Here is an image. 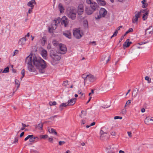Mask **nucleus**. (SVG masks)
<instances>
[{
    "mask_svg": "<svg viewBox=\"0 0 153 153\" xmlns=\"http://www.w3.org/2000/svg\"><path fill=\"white\" fill-rule=\"evenodd\" d=\"M25 62L28 65V69L30 72L35 71L33 63L40 73L43 74L45 72L47 67L46 62L40 57H36L35 54L30 53L26 58Z\"/></svg>",
    "mask_w": 153,
    "mask_h": 153,
    "instance_id": "1",
    "label": "nucleus"
},
{
    "mask_svg": "<svg viewBox=\"0 0 153 153\" xmlns=\"http://www.w3.org/2000/svg\"><path fill=\"white\" fill-rule=\"evenodd\" d=\"M76 11L75 8L73 7H68L67 10L68 16L72 20H74L76 18Z\"/></svg>",
    "mask_w": 153,
    "mask_h": 153,
    "instance_id": "2",
    "label": "nucleus"
},
{
    "mask_svg": "<svg viewBox=\"0 0 153 153\" xmlns=\"http://www.w3.org/2000/svg\"><path fill=\"white\" fill-rule=\"evenodd\" d=\"M73 34L74 36L77 39L80 38L82 36L80 33V30L77 29L73 30Z\"/></svg>",
    "mask_w": 153,
    "mask_h": 153,
    "instance_id": "3",
    "label": "nucleus"
},
{
    "mask_svg": "<svg viewBox=\"0 0 153 153\" xmlns=\"http://www.w3.org/2000/svg\"><path fill=\"white\" fill-rule=\"evenodd\" d=\"M61 23L62 25H64V27H66L68 26L69 23L68 19L66 16H64L62 18Z\"/></svg>",
    "mask_w": 153,
    "mask_h": 153,
    "instance_id": "4",
    "label": "nucleus"
},
{
    "mask_svg": "<svg viewBox=\"0 0 153 153\" xmlns=\"http://www.w3.org/2000/svg\"><path fill=\"white\" fill-rule=\"evenodd\" d=\"M60 53L62 54L65 53L67 51L66 47L64 45L60 43L59 45Z\"/></svg>",
    "mask_w": 153,
    "mask_h": 153,
    "instance_id": "5",
    "label": "nucleus"
},
{
    "mask_svg": "<svg viewBox=\"0 0 153 153\" xmlns=\"http://www.w3.org/2000/svg\"><path fill=\"white\" fill-rule=\"evenodd\" d=\"M83 7V5L82 4H80L78 5L77 13L79 15H81L84 12Z\"/></svg>",
    "mask_w": 153,
    "mask_h": 153,
    "instance_id": "6",
    "label": "nucleus"
},
{
    "mask_svg": "<svg viewBox=\"0 0 153 153\" xmlns=\"http://www.w3.org/2000/svg\"><path fill=\"white\" fill-rule=\"evenodd\" d=\"M106 151L108 153H116L117 151L116 148L111 147V146H109L106 148Z\"/></svg>",
    "mask_w": 153,
    "mask_h": 153,
    "instance_id": "7",
    "label": "nucleus"
},
{
    "mask_svg": "<svg viewBox=\"0 0 153 153\" xmlns=\"http://www.w3.org/2000/svg\"><path fill=\"white\" fill-rule=\"evenodd\" d=\"M91 9L94 11L98 10L99 6L97 3L93 2V3L91 4L90 6Z\"/></svg>",
    "mask_w": 153,
    "mask_h": 153,
    "instance_id": "8",
    "label": "nucleus"
},
{
    "mask_svg": "<svg viewBox=\"0 0 153 153\" xmlns=\"http://www.w3.org/2000/svg\"><path fill=\"white\" fill-rule=\"evenodd\" d=\"M61 58L60 56L57 54L54 58L52 59V61H51V64L53 65H54L55 62L61 59Z\"/></svg>",
    "mask_w": 153,
    "mask_h": 153,
    "instance_id": "9",
    "label": "nucleus"
},
{
    "mask_svg": "<svg viewBox=\"0 0 153 153\" xmlns=\"http://www.w3.org/2000/svg\"><path fill=\"white\" fill-rule=\"evenodd\" d=\"M85 13L88 15L91 14L94 12L89 7H86L85 8Z\"/></svg>",
    "mask_w": 153,
    "mask_h": 153,
    "instance_id": "10",
    "label": "nucleus"
},
{
    "mask_svg": "<svg viewBox=\"0 0 153 153\" xmlns=\"http://www.w3.org/2000/svg\"><path fill=\"white\" fill-rule=\"evenodd\" d=\"M107 11L104 8H101L100 11V14L101 15L102 17H104L107 14Z\"/></svg>",
    "mask_w": 153,
    "mask_h": 153,
    "instance_id": "11",
    "label": "nucleus"
},
{
    "mask_svg": "<svg viewBox=\"0 0 153 153\" xmlns=\"http://www.w3.org/2000/svg\"><path fill=\"white\" fill-rule=\"evenodd\" d=\"M76 99L73 98L69 100L68 102V106H72L76 102Z\"/></svg>",
    "mask_w": 153,
    "mask_h": 153,
    "instance_id": "12",
    "label": "nucleus"
},
{
    "mask_svg": "<svg viewBox=\"0 0 153 153\" xmlns=\"http://www.w3.org/2000/svg\"><path fill=\"white\" fill-rule=\"evenodd\" d=\"M36 4L35 0H31L28 3L27 5L28 6L31 7V9H33L34 7V4Z\"/></svg>",
    "mask_w": 153,
    "mask_h": 153,
    "instance_id": "13",
    "label": "nucleus"
},
{
    "mask_svg": "<svg viewBox=\"0 0 153 153\" xmlns=\"http://www.w3.org/2000/svg\"><path fill=\"white\" fill-rule=\"evenodd\" d=\"M57 54H58L57 52L55 50H51L50 51V56L52 59L54 58Z\"/></svg>",
    "mask_w": 153,
    "mask_h": 153,
    "instance_id": "14",
    "label": "nucleus"
},
{
    "mask_svg": "<svg viewBox=\"0 0 153 153\" xmlns=\"http://www.w3.org/2000/svg\"><path fill=\"white\" fill-rule=\"evenodd\" d=\"M152 26H150L149 27V28L146 29L145 31V34H152L153 33V29H152V30H150V29L151 27H152Z\"/></svg>",
    "mask_w": 153,
    "mask_h": 153,
    "instance_id": "15",
    "label": "nucleus"
},
{
    "mask_svg": "<svg viewBox=\"0 0 153 153\" xmlns=\"http://www.w3.org/2000/svg\"><path fill=\"white\" fill-rule=\"evenodd\" d=\"M91 82H93L96 80V78L94 75L91 74H89L88 79Z\"/></svg>",
    "mask_w": 153,
    "mask_h": 153,
    "instance_id": "16",
    "label": "nucleus"
},
{
    "mask_svg": "<svg viewBox=\"0 0 153 153\" xmlns=\"http://www.w3.org/2000/svg\"><path fill=\"white\" fill-rule=\"evenodd\" d=\"M58 7L60 13H62L64 12L65 8L61 3H59Z\"/></svg>",
    "mask_w": 153,
    "mask_h": 153,
    "instance_id": "17",
    "label": "nucleus"
},
{
    "mask_svg": "<svg viewBox=\"0 0 153 153\" xmlns=\"http://www.w3.org/2000/svg\"><path fill=\"white\" fill-rule=\"evenodd\" d=\"M63 35L68 39H70L71 38V33L68 30L65 31V32L63 33Z\"/></svg>",
    "mask_w": 153,
    "mask_h": 153,
    "instance_id": "18",
    "label": "nucleus"
},
{
    "mask_svg": "<svg viewBox=\"0 0 153 153\" xmlns=\"http://www.w3.org/2000/svg\"><path fill=\"white\" fill-rule=\"evenodd\" d=\"M26 40L25 37H24L20 39L18 42V43L20 45H24Z\"/></svg>",
    "mask_w": 153,
    "mask_h": 153,
    "instance_id": "19",
    "label": "nucleus"
},
{
    "mask_svg": "<svg viewBox=\"0 0 153 153\" xmlns=\"http://www.w3.org/2000/svg\"><path fill=\"white\" fill-rule=\"evenodd\" d=\"M41 54L44 59H45L47 55V52L45 49L42 50L41 52Z\"/></svg>",
    "mask_w": 153,
    "mask_h": 153,
    "instance_id": "20",
    "label": "nucleus"
},
{
    "mask_svg": "<svg viewBox=\"0 0 153 153\" xmlns=\"http://www.w3.org/2000/svg\"><path fill=\"white\" fill-rule=\"evenodd\" d=\"M47 42V38L45 36H44L42 37L41 40V45L42 46H44Z\"/></svg>",
    "mask_w": 153,
    "mask_h": 153,
    "instance_id": "21",
    "label": "nucleus"
},
{
    "mask_svg": "<svg viewBox=\"0 0 153 153\" xmlns=\"http://www.w3.org/2000/svg\"><path fill=\"white\" fill-rule=\"evenodd\" d=\"M129 39H127L126 42H125L123 46V48L124 49H125L126 48L129 46V44L128 43V41H129Z\"/></svg>",
    "mask_w": 153,
    "mask_h": 153,
    "instance_id": "22",
    "label": "nucleus"
},
{
    "mask_svg": "<svg viewBox=\"0 0 153 153\" xmlns=\"http://www.w3.org/2000/svg\"><path fill=\"white\" fill-rule=\"evenodd\" d=\"M97 2L99 5L101 6H104L106 4V2L104 0H97Z\"/></svg>",
    "mask_w": 153,
    "mask_h": 153,
    "instance_id": "23",
    "label": "nucleus"
},
{
    "mask_svg": "<svg viewBox=\"0 0 153 153\" xmlns=\"http://www.w3.org/2000/svg\"><path fill=\"white\" fill-rule=\"evenodd\" d=\"M48 130L49 132L51 133H54L55 134L57 135V132L56 131V130L52 128H48Z\"/></svg>",
    "mask_w": 153,
    "mask_h": 153,
    "instance_id": "24",
    "label": "nucleus"
},
{
    "mask_svg": "<svg viewBox=\"0 0 153 153\" xmlns=\"http://www.w3.org/2000/svg\"><path fill=\"white\" fill-rule=\"evenodd\" d=\"M142 3L143 4L142 7L143 8L146 7L148 6V4L146 3V0H143L141 1Z\"/></svg>",
    "mask_w": 153,
    "mask_h": 153,
    "instance_id": "25",
    "label": "nucleus"
},
{
    "mask_svg": "<svg viewBox=\"0 0 153 153\" xmlns=\"http://www.w3.org/2000/svg\"><path fill=\"white\" fill-rule=\"evenodd\" d=\"M138 91V89L137 88H135L133 90L132 94L133 97H135L137 95V92Z\"/></svg>",
    "mask_w": 153,
    "mask_h": 153,
    "instance_id": "26",
    "label": "nucleus"
},
{
    "mask_svg": "<svg viewBox=\"0 0 153 153\" xmlns=\"http://www.w3.org/2000/svg\"><path fill=\"white\" fill-rule=\"evenodd\" d=\"M43 125V124L41 123L37 125L36 126V128L39 130H42Z\"/></svg>",
    "mask_w": 153,
    "mask_h": 153,
    "instance_id": "27",
    "label": "nucleus"
},
{
    "mask_svg": "<svg viewBox=\"0 0 153 153\" xmlns=\"http://www.w3.org/2000/svg\"><path fill=\"white\" fill-rule=\"evenodd\" d=\"M68 106V102L67 103H63L61 104L59 107V108L62 111L63 109V108H62L63 107H66V106Z\"/></svg>",
    "mask_w": 153,
    "mask_h": 153,
    "instance_id": "28",
    "label": "nucleus"
},
{
    "mask_svg": "<svg viewBox=\"0 0 153 153\" xmlns=\"http://www.w3.org/2000/svg\"><path fill=\"white\" fill-rule=\"evenodd\" d=\"M133 31V29L132 28H130L126 32L124 35L125 36L128 33L132 32Z\"/></svg>",
    "mask_w": 153,
    "mask_h": 153,
    "instance_id": "29",
    "label": "nucleus"
},
{
    "mask_svg": "<svg viewBox=\"0 0 153 153\" xmlns=\"http://www.w3.org/2000/svg\"><path fill=\"white\" fill-rule=\"evenodd\" d=\"M88 75H87L86 74H83L82 76V77L83 78L85 81V79H86V78L88 79ZM85 83V82H84Z\"/></svg>",
    "mask_w": 153,
    "mask_h": 153,
    "instance_id": "30",
    "label": "nucleus"
},
{
    "mask_svg": "<svg viewBox=\"0 0 153 153\" xmlns=\"http://www.w3.org/2000/svg\"><path fill=\"white\" fill-rule=\"evenodd\" d=\"M48 137V136L47 134H45L43 135H41L40 136V139H45Z\"/></svg>",
    "mask_w": 153,
    "mask_h": 153,
    "instance_id": "31",
    "label": "nucleus"
},
{
    "mask_svg": "<svg viewBox=\"0 0 153 153\" xmlns=\"http://www.w3.org/2000/svg\"><path fill=\"white\" fill-rule=\"evenodd\" d=\"M9 72V67L7 66L5 68L4 70L3 71L2 73H8Z\"/></svg>",
    "mask_w": 153,
    "mask_h": 153,
    "instance_id": "32",
    "label": "nucleus"
},
{
    "mask_svg": "<svg viewBox=\"0 0 153 153\" xmlns=\"http://www.w3.org/2000/svg\"><path fill=\"white\" fill-rule=\"evenodd\" d=\"M15 83L16 85H18L17 86V89H18L20 85L19 80L17 79H15Z\"/></svg>",
    "mask_w": 153,
    "mask_h": 153,
    "instance_id": "33",
    "label": "nucleus"
},
{
    "mask_svg": "<svg viewBox=\"0 0 153 153\" xmlns=\"http://www.w3.org/2000/svg\"><path fill=\"white\" fill-rule=\"evenodd\" d=\"M62 20V19H61L59 17H58L57 19H55L54 21L55 23H57V21H58L57 23H59L60 22H61Z\"/></svg>",
    "mask_w": 153,
    "mask_h": 153,
    "instance_id": "34",
    "label": "nucleus"
},
{
    "mask_svg": "<svg viewBox=\"0 0 153 153\" xmlns=\"http://www.w3.org/2000/svg\"><path fill=\"white\" fill-rule=\"evenodd\" d=\"M33 135H28L26 138H25L24 140L25 141H27L28 139H30V138L33 137Z\"/></svg>",
    "mask_w": 153,
    "mask_h": 153,
    "instance_id": "35",
    "label": "nucleus"
},
{
    "mask_svg": "<svg viewBox=\"0 0 153 153\" xmlns=\"http://www.w3.org/2000/svg\"><path fill=\"white\" fill-rule=\"evenodd\" d=\"M56 103L55 101L53 102H49V104L50 106L54 105H56Z\"/></svg>",
    "mask_w": 153,
    "mask_h": 153,
    "instance_id": "36",
    "label": "nucleus"
},
{
    "mask_svg": "<svg viewBox=\"0 0 153 153\" xmlns=\"http://www.w3.org/2000/svg\"><path fill=\"white\" fill-rule=\"evenodd\" d=\"M68 80H66L63 83V86H67L68 85Z\"/></svg>",
    "mask_w": 153,
    "mask_h": 153,
    "instance_id": "37",
    "label": "nucleus"
},
{
    "mask_svg": "<svg viewBox=\"0 0 153 153\" xmlns=\"http://www.w3.org/2000/svg\"><path fill=\"white\" fill-rule=\"evenodd\" d=\"M145 79L146 80H147L148 81V83H149L151 82V79L148 76H146L145 77Z\"/></svg>",
    "mask_w": 153,
    "mask_h": 153,
    "instance_id": "38",
    "label": "nucleus"
},
{
    "mask_svg": "<svg viewBox=\"0 0 153 153\" xmlns=\"http://www.w3.org/2000/svg\"><path fill=\"white\" fill-rule=\"evenodd\" d=\"M118 31L117 30H116L114 32V33L113 34V35L111 36V38H112V37H114V36H116L117 35V34L118 33Z\"/></svg>",
    "mask_w": 153,
    "mask_h": 153,
    "instance_id": "39",
    "label": "nucleus"
},
{
    "mask_svg": "<svg viewBox=\"0 0 153 153\" xmlns=\"http://www.w3.org/2000/svg\"><path fill=\"white\" fill-rule=\"evenodd\" d=\"M52 43L54 46H57L58 44V43L56 42V41H53L52 42Z\"/></svg>",
    "mask_w": 153,
    "mask_h": 153,
    "instance_id": "40",
    "label": "nucleus"
},
{
    "mask_svg": "<svg viewBox=\"0 0 153 153\" xmlns=\"http://www.w3.org/2000/svg\"><path fill=\"white\" fill-rule=\"evenodd\" d=\"M131 100H129L127 101L126 104L125 105V107H126L127 105L130 104V103L131 102Z\"/></svg>",
    "mask_w": 153,
    "mask_h": 153,
    "instance_id": "41",
    "label": "nucleus"
},
{
    "mask_svg": "<svg viewBox=\"0 0 153 153\" xmlns=\"http://www.w3.org/2000/svg\"><path fill=\"white\" fill-rule=\"evenodd\" d=\"M86 2L87 4L90 5L93 2H92V0H86Z\"/></svg>",
    "mask_w": 153,
    "mask_h": 153,
    "instance_id": "42",
    "label": "nucleus"
},
{
    "mask_svg": "<svg viewBox=\"0 0 153 153\" xmlns=\"http://www.w3.org/2000/svg\"><path fill=\"white\" fill-rule=\"evenodd\" d=\"M53 27H52V28H50V27H49L48 28V29H49L48 31H49V32L50 33H53Z\"/></svg>",
    "mask_w": 153,
    "mask_h": 153,
    "instance_id": "43",
    "label": "nucleus"
},
{
    "mask_svg": "<svg viewBox=\"0 0 153 153\" xmlns=\"http://www.w3.org/2000/svg\"><path fill=\"white\" fill-rule=\"evenodd\" d=\"M29 141L30 142H32V143H34L35 142V141L33 139V137H30V138L29 139Z\"/></svg>",
    "mask_w": 153,
    "mask_h": 153,
    "instance_id": "44",
    "label": "nucleus"
},
{
    "mask_svg": "<svg viewBox=\"0 0 153 153\" xmlns=\"http://www.w3.org/2000/svg\"><path fill=\"white\" fill-rule=\"evenodd\" d=\"M100 134L101 135V136H100V137H102V135L104 134H107V133L106 132H104L103 131H102V130H101L100 131Z\"/></svg>",
    "mask_w": 153,
    "mask_h": 153,
    "instance_id": "45",
    "label": "nucleus"
},
{
    "mask_svg": "<svg viewBox=\"0 0 153 153\" xmlns=\"http://www.w3.org/2000/svg\"><path fill=\"white\" fill-rule=\"evenodd\" d=\"M122 117L120 116H116L114 117V119L115 120H117L118 119H122Z\"/></svg>",
    "mask_w": 153,
    "mask_h": 153,
    "instance_id": "46",
    "label": "nucleus"
},
{
    "mask_svg": "<svg viewBox=\"0 0 153 153\" xmlns=\"http://www.w3.org/2000/svg\"><path fill=\"white\" fill-rule=\"evenodd\" d=\"M106 57V56H105V55H102L101 57V61H103L105 59Z\"/></svg>",
    "mask_w": 153,
    "mask_h": 153,
    "instance_id": "47",
    "label": "nucleus"
},
{
    "mask_svg": "<svg viewBox=\"0 0 153 153\" xmlns=\"http://www.w3.org/2000/svg\"><path fill=\"white\" fill-rule=\"evenodd\" d=\"M18 137H16L15 138L14 141H13V143H18Z\"/></svg>",
    "mask_w": 153,
    "mask_h": 153,
    "instance_id": "48",
    "label": "nucleus"
},
{
    "mask_svg": "<svg viewBox=\"0 0 153 153\" xmlns=\"http://www.w3.org/2000/svg\"><path fill=\"white\" fill-rule=\"evenodd\" d=\"M65 143V142L64 141H59V145L60 146L62 145Z\"/></svg>",
    "mask_w": 153,
    "mask_h": 153,
    "instance_id": "49",
    "label": "nucleus"
},
{
    "mask_svg": "<svg viewBox=\"0 0 153 153\" xmlns=\"http://www.w3.org/2000/svg\"><path fill=\"white\" fill-rule=\"evenodd\" d=\"M148 18V17L147 16H145V15H143L142 17V19L143 20H146Z\"/></svg>",
    "mask_w": 153,
    "mask_h": 153,
    "instance_id": "50",
    "label": "nucleus"
},
{
    "mask_svg": "<svg viewBox=\"0 0 153 153\" xmlns=\"http://www.w3.org/2000/svg\"><path fill=\"white\" fill-rule=\"evenodd\" d=\"M138 20V19H137V18L135 17V19L134 20H132V22L133 23H135Z\"/></svg>",
    "mask_w": 153,
    "mask_h": 153,
    "instance_id": "51",
    "label": "nucleus"
},
{
    "mask_svg": "<svg viewBox=\"0 0 153 153\" xmlns=\"http://www.w3.org/2000/svg\"><path fill=\"white\" fill-rule=\"evenodd\" d=\"M140 12H138L137 13L135 14V17L136 18H137L138 19L140 17Z\"/></svg>",
    "mask_w": 153,
    "mask_h": 153,
    "instance_id": "52",
    "label": "nucleus"
},
{
    "mask_svg": "<svg viewBox=\"0 0 153 153\" xmlns=\"http://www.w3.org/2000/svg\"><path fill=\"white\" fill-rule=\"evenodd\" d=\"M149 13V10H147L144 13L143 15H145V16H147V17L148 16V14Z\"/></svg>",
    "mask_w": 153,
    "mask_h": 153,
    "instance_id": "53",
    "label": "nucleus"
},
{
    "mask_svg": "<svg viewBox=\"0 0 153 153\" xmlns=\"http://www.w3.org/2000/svg\"><path fill=\"white\" fill-rule=\"evenodd\" d=\"M19 52V51L17 50H15L14 52V54L13 56H14L16 54Z\"/></svg>",
    "mask_w": 153,
    "mask_h": 153,
    "instance_id": "54",
    "label": "nucleus"
},
{
    "mask_svg": "<svg viewBox=\"0 0 153 153\" xmlns=\"http://www.w3.org/2000/svg\"><path fill=\"white\" fill-rule=\"evenodd\" d=\"M21 74L22 75H24L25 76V70L24 69L22 70L21 71Z\"/></svg>",
    "mask_w": 153,
    "mask_h": 153,
    "instance_id": "55",
    "label": "nucleus"
},
{
    "mask_svg": "<svg viewBox=\"0 0 153 153\" xmlns=\"http://www.w3.org/2000/svg\"><path fill=\"white\" fill-rule=\"evenodd\" d=\"M125 36H124V35L122 36H121V38L120 39L119 41V43H120L121 41H122V40L124 38V37Z\"/></svg>",
    "mask_w": 153,
    "mask_h": 153,
    "instance_id": "56",
    "label": "nucleus"
},
{
    "mask_svg": "<svg viewBox=\"0 0 153 153\" xmlns=\"http://www.w3.org/2000/svg\"><path fill=\"white\" fill-rule=\"evenodd\" d=\"M110 59H111L110 56H109L108 57V59L107 60H106V63H107L110 60Z\"/></svg>",
    "mask_w": 153,
    "mask_h": 153,
    "instance_id": "57",
    "label": "nucleus"
},
{
    "mask_svg": "<svg viewBox=\"0 0 153 153\" xmlns=\"http://www.w3.org/2000/svg\"><path fill=\"white\" fill-rule=\"evenodd\" d=\"M53 140V138L51 137H49L48 138V141L49 142L51 143H52Z\"/></svg>",
    "mask_w": 153,
    "mask_h": 153,
    "instance_id": "58",
    "label": "nucleus"
},
{
    "mask_svg": "<svg viewBox=\"0 0 153 153\" xmlns=\"http://www.w3.org/2000/svg\"><path fill=\"white\" fill-rule=\"evenodd\" d=\"M22 125L23 127H24L25 128L27 127H28L29 126V125H26L25 124H24L23 123H22Z\"/></svg>",
    "mask_w": 153,
    "mask_h": 153,
    "instance_id": "59",
    "label": "nucleus"
},
{
    "mask_svg": "<svg viewBox=\"0 0 153 153\" xmlns=\"http://www.w3.org/2000/svg\"><path fill=\"white\" fill-rule=\"evenodd\" d=\"M33 138L35 140H36L37 141H38L39 139V137H33Z\"/></svg>",
    "mask_w": 153,
    "mask_h": 153,
    "instance_id": "60",
    "label": "nucleus"
},
{
    "mask_svg": "<svg viewBox=\"0 0 153 153\" xmlns=\"http://www.w3.org/2000/svg\"><path fill=\"white\" fill-rule=\"evenodd\" d=\"M127 133H128V136L130 137H131V132H129V131H128L127 132Z\"/></svg>",
    "mask_w": 153,
    "mask_h": 153,
    "instance_id": "61",
    "label": "nucleus"
},
{
    "mask_svg": "<svg viewBox=\"0 0 153 153\" xmlns=\"http://www.w3.org/2000/svg\"><path fill=\"white\" fill-rule=\"evenodd\" d=\"M111 134L112 136H115V132L114 131H112L111 132Z\"/></svg>",
    "mask_w": 153,
    "mask_h": 153,
    "instance_id": "62",
    "label": "nucleus"
},
{
    "mask_svg": "<svg viewBox=\"0 0 153 153\" xmlns=\"http://www.w3.org/2000/svg\"><path fill=\"white\" fill-rule=\"evenodd\" d=\"M24 134H25L24 132H22L21 133V134H20V136H19L20 137H22L24 135Z\"/></svg>",
    "mask_w": 153,
    "mask_h": 153,
    "instance_id": "63",
    "label": "nucleus"
},
{
    "mask_svg": "<svg viewBox=\"0 0 153 153\" xmlns=\"http://www.w3.org/2000/svg\"><path fill=\"white\" fill-rule=\"evenodd\" d=\"M102 17V16L100 14L99 15H98L97 17H96V18L97 19H100Z\"/></svg>",
    "mask_w": 153,
    "mask_h": 153,
    "instance_id": "64",
    "label": "nucleus"
}]
</instances>
